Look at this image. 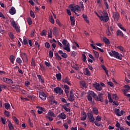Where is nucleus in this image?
Returning a JSON list of instances; mask_svg holds the SVG:
<instances>
[{
	"mask_svg": "<svg viewBox=\"0 0 130 130\" xmlns=\"http://www.w3.org/2000/svg\"><path fill=\"white\" fill-rule=\"evenodd\" d=\"M103 96V93H99L98 95H97V94H96L94 91H89L87 93V100L90 102V103H94V101H93V98H94L95 101H100V102H103L104 99Z\"/></svg>",
	"mask_w": 130,
	"mask_h": 130,
	"instance_id": "nucleus-1",
	"label": "nucleus"
},
{
	"mask_svg": "<svg viewBox=\"0 0 130 130\" xmlns=\"http://www.w3.org/2000/svg\"><path fill=\"white\" fill-rule=\"evenodd\" d=\"M94 13L99 17V18H100L101 21H103V22H108V21H109V17H108V14L106 11H104V15H102L101 17L97 12H94Z\"/></svg>",
	"mask_w": 130,
	"mask_h": 130,
	"instance_id": "nucleus-2",
	"label": "nucleus"
},
{
	"mask_svg": "<svg viewBox=\"0 0 130 130\" xmlns=\"http://www.w3.org/2000/svg\"><path fill=\"white\" fill-rule=\"evenodd\" d=\"M109 54L110 56L117 58V59H120V60L122 59V57L119 55V53L115 51L111 50L110 52H109Z\"/></svg>",
	"mask_w": 130,
	"mask_h": 130,
	"instance_id": "nucleus-3",
	"label": "nucleus"
},
{
	"mask_svg": "<svg viewBox=\"0 0 130 130\" xmlns=\"http://www.w3.org/2000/svg\"><path fill=\"white\" fill-rule=\"evenodd\" d=\"M11 25L13 28H15L17 33H20V32H21V30H20V26H19V25H18V24L16 23V21H15V20H12L11 21Z\"/></svg>",
	"mask_w": 130,
	"mask_h": 130,
	"instance_id": "nucleus-4",
	"label": "nucleus"
},
{
	"mask_svg": "<svg viewBox=\"0 0 130 130\" xmlns=\"http://www.w3.org/2000/svg\"><path fill=\"white\" fill-rule=\"evenodd\" d=\"M87 117L89 118L90 122L94 123V121H95V117H94V115L92 112L87 113Z\"/></svg>",
	"mask_w": 130,
	"mask_h": 130,
	"instance_id": "nucleus-5",
	"label": "nucleus"
},
{
	"mask_svg": "<svg viewBox=\"0 0 130 130\" xmlns=\"http://www.w3.org/2000/svg\"><path fill=\"white\" fill-rule=\"evenodd\" d=\"M69 8L71 9L72 12H74V13H75L76 11H77V12H80V11H81V9H80V6H79L78 5H76L74 7L73 6V5H70L69 6Z\"/></svg>",
	"mask_w": 130,
	"mask_h": 130,
	"instance_id": "nucleus-6",
	"label": "nucleus"
},
{
	"mask_svg": "<svg viewBox=\"0 0 130 130\" xmlns=\"http://www.w3.org/2000/svg\"><path fill=\"white\" fill-rule=\"evenodd\" d=\"M54 92L56 94H59V95H62L63 94V90L61 88L57 87L54 88Z\"/></svg>",
	"mask_w": 130,
	"mask_h": 130,
	"instance_id": "nucleus-7",
	"label": "nucleus"
},
{
	"mask_svg": "<svg viewBox=\"0 0 130 130\" xmlns=\"http://www.w3.org/2000/svg\"><path fill=\"white\" fill-rule=\"evenodd\" d=\"M113 18L114 21H118V20H119V13L117 12H113Z\"/></svg>",
	"mask_w": 130,
	"mask_h": 130,
	"instance_id": "nucleus-8",
	"label": "nucleus"
},
{
	"mask_svg": "<svg viewBox=\"0 0 130 130\" xmlns=\"http://www.w3.org/2000/svg\"><path fill=\"white\" fill-rule=\"evenodd\" d=\"M39 97L42 99V100H43V101L46 100V94H45V93L44 92L39 94Z\"/></svg>",
	"mask_w": 130,
	"mask_h": 130,
	"instance_id": "nucleus-9",
	"label": "nucleus"
},
{
	"mask_svg": "<svg viewBox=\"0 0 130 130\" xmlns=\"http://www.w3.org/2000/svg\"><path fill=\"white\" fill-rule=\"evenodd\" d=\"M20 56L22 58L23 60H28V56L26 53H22L20 54Z\"/></svg>",
	"mask_w": 130,
	"mask_h": 130,
	"instance_id": "nucleus-10",
	"label": "nucleus"
},
{
	"mask_svg": "<svg viewBox=\"0 0 130 130\" xmlns=\"http://www.w3.org/2000/svg\"><path fill=\"white\" fill-rule=\"evenodd\" d=\"M92 112H93L94 114H95V115H98V114H99L98 109L95 106L92 107Z\"/></svg>",
	"mask_w": 130,
	"mask_h": 130,
	"instance_id": "nucleus-11",
	"label": "nucleus"
},
{
	"mask_svg": "<svg viewBox=\"0 0 130 130\" xmlns=\"http://www.w3.org/2000/svg\"><path fill=\"white\" fill-rule=\"evenodd\" d=\"M63 49L66 50V51H67L68 52H70L71 48H70V43H68L67 45H66L65 47L63 48Z\"/></svg>",
	"mask_w": 130,
	"mask_h": 130,
	"instance_id": "nucleus-12",
	"label": "nucleus"
},
{
	"mask_svg": "<svg viewBox=\"0 0 130 130\" xmlns=\"http://www.w3.org/2000/svg\"><path fill=\"white\" fill-rule=\"evenodd\" d=\"M116 36H120V37H123L124 34H123V32H122V31H121L120 29H118L116 32Z\"/></svg>",
	"mask_w": 130,
	"mask_h": 130,
	"instance_id": "nucleus-13",
	"label": "nucleus"
},
{
	"mask_svg": "<svg viewBox=\"0 0 130 130\" xmlns=\"http://www.w3.org/2000/svg\"><path fill=\"white\" fill-rule=\"evenodd\" d=\"M10 15H15L16 14V9L14 7H12L11 9L9 10Z\"/></svg>",
	"mask_w": 130,
	"mask_h": 130,
	"instance_id": "nucleus-14",
	"label": "nucleus"
},
{
	"mask_svg": "<svg viewBox=\"0 0 130 130\" xmlns=\"http://www.w3.org/2000/svg\"><path fill=\"white\" fill-rule=\"evenodd\" d=\"M58 117H59V118H61L62 119H66V118H67V115H65L64 113H61L58 115Z\"/></svg>",
	"mask_w": 130,
	"mask_h": 130,
	"instance_id": "nucleus-15",
	"label": "nucleus"
},
{
	"mask_svg": "<svg viewBox=\"0 0 130 130\" xmlns=\"http://www.w3.org/2000/svg\"><path fill=\"white\" fill-rule=\"evenodd\" d=\"M95 3L97 4L100 8H102V0H95Z\"/></svg>",
	"mask_w": 130,
	"mask_h": 130,
	"instance_id": "nucleus-16",
	"label": "nucleus"
},
{
	"mask_svg": "<svg viewBox=\"0 0 130 130\" xmlns=\"http://www.w3.org/2000/svg\"><path fill=\"white\" fill-rule=\"evenodd\" d=\"M70 21L71 22L72 26H74L76 24V21L75 20V17L73 16H70Z\"/></svg>",
	"mask_w": 130,
	"mask_h": 130,
	"instance_id": "nucleus-17",
	"label": "nucleus"
},
{
	"mask_svg": "<svg viewBox=\"0 0 130 130\" xmlns=\"http://www.w3.org/2000/svg\"><path fill=\"white\" fill-rule=\"evenodd\" d=\"M47 115L49 116H52V117H56L55 114H54V113H53V112L51 111H49Z\"/></svg>",
	"mask_w": 130,
	"mask_h": 130,
	"instance_id": "nucleus-18",
	"label": "nucleus"
},
{
	"mask_svg": "<svg viewBox=\"0 0 130 130\" xmlns=\"http://www.w3.org/2000/svg\"><path fill=\"white\" fill-rule=\"evenodd\" d=\"M95 88L96 90H98V91H101V90H102V86L99 84H95Z\"/></svg>",
	"mask_w": 130,
	"mask_h": 130,
	"instance_id": "nucleus-19",
	"label": "nucleus"
},
{
	"mask_svg": "<svg viewBox=\"0 0 130 130\" xmlns=\"http://www.w3.org/2000/svg\"><path fill=\"white\" fill-rule=\"evenodd\" d=\"M37 77H38L39 80L42 83V84H43L44 83V80L42 79V76L40 75H37Z\"/></svg>",
	"mask_w": 130,
	"mask_h": 130,
	"instance_id": "nucleus-20",
	"label": "nucleus"
},
{
	"mask_svg": "<svg viewBox=\"0 0 130 130\" xmlns=\"http://www.w3.org/2000/svg\"><path fill=\"white\" fill-rule=\"evenodd\" d=\"M83 116H82L81 118V120H82V121L86 120V119H87V115L86 114V112H84L83 113Z\"/></svg>",
	"mask_w": 130,
	"mask_h": 130,
	"instance_id": "nucleus-21",
	"label": "nucleus"
},
{
	"mask_svg": "<svg viewBox=\"0 0 130 130\" xmlns=\"http://www.w3.org/2000/svg\"><path fill=\"white\" fill-rule=\"evenodd\" d=\"M8 126H9L10 130H14V127L13 126L12 122H11V121H9Z\"/></svg>",
	"mask_w": 130,
	"mask_h": 130,
	"instance_id": "nucleus-22",
	"label": "nucleus"
},
{
	"mask_svg": "<svg viewBox=\"0 0 130 130\" xmlns=\"http://www.w3.org/2000/svg\"><path fill=\"white\" fill-rule=\"evenodd\" d=\"M103 42L106 44H110V42L109 41V40L107 39L106 37H104L103 39Z\"/></svg>",
	"mask_w": 130,
	"mask_h": 130,
	"instance_id": "nucleus-23",
	"label": "nucleus"
},
{
	"mask_svg": "<svg viewBox=\"0 0 130 130\" xmlns=\"http://www.w3.org/2000/svg\"><path fill=\"white\" fill-rule=\"evenodd\" d=\"M56 78L57 81H60L61 80V74L58 73L56 74Z\"/></svg>",
	"mask_w": 130,
	"mask_h": 130,
	"instance_id": "nucleus-24",
	"label": "nucleus"
},
{
	"mask_svg": "<svg viewBox=\"0 0 130 130\" xmlns=\"http://www.w3.org/2000/svg\"><path fill=\"white\" fill-rule=\"evenodd\" d=\"M58 30H57V28L56 27H54L53 29V34L54 35H57Z\"/></svg>",
	"mask_w": 130,
	"mask_h": 130,
	"instance_id": "nucleus-25",
	"label": "nucleus"
},
{
	"mask_svg": "<svg viewBox=\"0 0 130 130\" xmlns=\"http://www.w3.org/2000/svg\"><path fill=\"white\" fill-rule=\"evenodd\" d=\"M9 59L12 63H14L15 60V56L13 55H10Z\"/></svg>",
	"mask_w": 130,
	"mask_h": 130,
	"instance_id": "nucleus-26",
	"label": "nucleus"
},
{
	"mask_svg": "<svg viewBox=\"0 0 130 130\" xmlns=\"http://www.w3.org/2000/svg\"><path fill=\"white\" fill-rule=\"evenodd\" d=\"M118 26L119 28H121V30L124 31V32H126V29L124 28L120 23H118Z\"/></svg>",
	"mask_w": 130,
	"mask_h": 130,
	"instance_id": "nucleus-27",
	"label": "nucleus"
},
{
	"mask_svg": "<svg viewBox=\"0 0 130 130\" xmlns=\"http://www.w3.org/2000/svg\"><path fill=\"white\" fill-rule=\"evenodd\" d=\"M104 5L105 7V10H108L109 9V5L107 2H104Z\"/></svg>",
	"mask_w": 130,
	"mask_h": 130,
	"instance_id": "nucleus-28",
	"label": "nucleus"
},
{
	"mask_svg": "<svg viewBox=\"0 0 130 130\" xmlns=\"http://www.w3.org/2000/svg\"><path fill=\"white\" fill-rule=\"evenodd\" d=\"M93 53L94 54L95 58H98L99 57V53L95 50H93Z\"/></svg>",
	"mask_w": 130,
	"mask_h": 130,
	"instance_id": "nucleus-29",
	"label": "nucleus"
},
{
	"mask_svg": "<svg viewBox=\"0 0 130 130\" xmlns=\"http://www.w3.org/2000/svg\"><path fill=\"white\" fill-rule=\"evenodd\" d=\"M108 99L110 103H113V100L111 99V95L109 93L108 94Z\"/></svg>",
	"mask_w": 130,
	"mask_h": 130,
	"instance_id": "nucleus-30",
	"label": "nucleus"
},
{
	"mask_svg": "<svg viewBox=\"0 0 130 130\" xmlns=\"http://www.w3.org/2000/svg\"><path fill=\"white\" fill-rule=\"evenodd\" d=\"M55 56L56 59H57L58 60H60L61 59V57H60V56H59V55H58V53H55Z\"/></svg>",
	"mask_w": 130,
	"mask_h": 130,
	"instance_id": "nucleus-31",
	"label": "nucleus"
},
{
	"mask_svg": "<svg viewBox=\"0 0 130 130\" xmlns=\"http://www.w3.org/2000/svg\"><path fill=\"white\" fill-rule=\"evenodd\" d=\"M85 75L86 76H91V72H90L88 68H85Z\"/></svg>",
	"mask_w": 130,
	"mask_h": 130,
	"instance_id": "nucleus-32",
	"label": "nucleus"
},
{
	"mask_svg": "<svg viewBox=\"0 0 130 130\" xmlns=\"http://www.w3.org/2000/svg\"><path fill=\"white\" fill-rule=\"evenodd\" d=\"M11 89L13 90H18V89H20V86H15V85H12L11 86Z\"/></svg>",
	"mask_w": 130,
	"mask_h": 130,
	"instance_id": "nucleus-33",
	"label": "nucleus"
},
{
	"mask_svg": "<svg viewBox=\"0 0 130 130\" xmlns=\"http://www.w3.org/2000/svg\"><path fill=\"white\" fill-rule=\"evenodd\" d=\"M115 113L116 114V115H117V116H119V112H120V110L119 109L116 108L115 109Z\"/></svg>",
	"mask_w": 130,
	"mask_h": 130,
	"instance_id": "nucleus-34",
	"label": "nucleus"
},
{
	"mask_svg": "<svg viewBox=\"0 0 130 130\" xmlns=\"http://www.w3.org/2000/svg\"><path fill=\"white\" fill-rule=\"evenodd\" d=\"M5 107L7 110H8V109H9V108L11 107V105H10L9 103H5Z\"/></svg>",
	"mask_w": 130,
	"mask_h": 130,
	"instance_id": "nucleus-35",
	"label": "nucleus"
},
{
	"mask_svg": "<svg viewBox=\"0 0 130 130\" xmlns=\"http://www.w3.org/2000/svg\"><path fill=\"white\" fill-rule=\"evenodd\" d=\"M40 70L42 72H45V71H46L45 67L43 64H40Z\"/></svg>",
	"mask_w": 130,
	"mask_h": 130,
	"instance_id": "nucleus-36",
	"label": "nucleus"
},
{
	"mask_svg": "<svg viewBox=\"0 0 130 130\" xmlns=\"http://www.w3.org/2000/svg\"><path fill=\"white\" fill-rule=\"evenodd\" d=\"M80 85H81L83 88H87L86 82H85V81H80Z\"/></svg>",
	"mask_w": 130,
	"mask_h": 130,
	"instance_id": "nucleus-37",
	"label": "nucleus"
},
{
	"mask_svg": "<svg viewBox=\"0 0 130 130\" xmlns=\"http://www.w3.org/2000/svg\"><path fill=\"white\" fill-rule=\"evenodd\" d=\"M129 90L128 89H122V92H123V94L124 95V96H125L126 95H127V94H126V93H128V91Z\"/></svg>",
	"mask_w": 130,
	"mask_h": 130,
	"instance_id": "nucleus-38",
	"label": "nucleus"
},
{
	"mask_svg": "<svg viewBox=\"0 0 130 130\" xmlns=\"http://www.w3.org/2000/svg\"><path fill=\"white\" fill-rule=\"evenodd\" d=\"M4 114L7 116V117H10L11 116V114H10V112L5 110L4 111Z\"/></svg>",
	"mask_w": 130,
	"mask_h": 130,
	"instance_id": "nucleus-39",
	"label": "nucleus"
},
{
	"mask_svg": "<svg viewBox=\"0 0 130 130\" xmlns=\"http://www.w3.org/2000/svg\"><path fill=\"white\" fill-rule=\"evenodd\" d=\"M62 107L67 112H70V111H71V109L67 108L66 106H62Z\"/></svg>",
	"mask_w": 130,
	"mask_h": 130,
	"instance_id": "nucleus-40",
	"label": "nucleus"
},
{
	"mask_svg": "<svg viewBox=\"0 0 130 130\" xmlns=\"http://www.w3.org/2000/svg\"><path fill=\"white\" fill-rule=\"evenodd\" d=\"M75 100V96L74 94H70V96L69 98V101H74Z\"/></svg>",
	"mask_w": 130,
	"mask_h": 130,
	"instance_id": "nucleus-41",
	"label": "nucleus"
},
{
	"mask_svg": "<svg viewBox=\"0 0 130 130\" xmlns=\"http://www.w3.org/2000/svg\"><path fill=\"white\" fill-rule=\"evenodd\" d=\"M27 21L28 25H32V20L31 19V18L28 17L27 18Z\"/></svg>",
	"mask_w": 130,
	"mask_h": 130,
	"instance_id": "nucleus-42",
	"label": "nucleus"
},
{
	"mask_svg": "<svg viewBox=\"0 0 130 130\" xmlns=\"http://www.w3.org/2000/svg\"><path fill=\"white\" fill-rule=\"evenodd\" d=\"M13 119L14 121H15V123H16L17 124H19V120L18 119V118H17V117L14 116Z\"/></svg>",
	"mask_w": 130,
	"mask_h": 130,
	"instance_id": "nucleus-43",
	"label": "nucleus"
},
{
	"mask_svg": "<svg viewBox=\"0 0 130 130\" xmlns=\"http://www.w3.org/2000/svg\"><path fill=\"white\" fill-rule=\"evenodd\" d=\"M49 21L52 24H54V19H53L52 16H50Z\"/></svg>",
	"mask_w": 130,
	"mask_h": 130,
	"instance_id": "nucleus-44",
	"label": "nucleus"
},
{
	"mask_svg": "<svg viewBox=\"0 0 130 130\" xmlns=\"http://www.w3.org/2000/svg\"><path fill=\"white\" fill-rule=\"evenodd\" d=\"M82 60L84 62H86V60H87V57L85 54H82Z\"/></svg>",
	"mask_w": 130,
	"mask_h": 130,
	"instance_id": "nucleus-45",
	"label": "nucleus"
},
{
	"mask_svg": "<svg viewBox=\"0 0 130 130\" xmlns=\"http://www.w3.org/2000/svg\"><path fill=\"white\" fill-rule=\"evenodd\" d=\"M7 84H14V82L12 79H10L9 78H7V81L6 82Z\"/></svg>",
	"mask_w": 130,
	"mask_h": 130,
	"instance_id": "nucleus-46",
	"label": "nucleus"
},
{
	"mask_svg": "<svg viewBox=\"0 0 130 130\" xmlns=\"http://www.w3.org/2000/svg\"><path fill=\"white\" fill-rule=\"evenodd\" d=\"M16 62L19 64H21V63H22V59H21V58L20 57H17L16 59Z\"/></svg>",
	"mask_w": 130,
	"mask_h": 130,
	"instance_id": "nucleus-47",
	"label": "nucleus"
},
{
	"mask_svg": "<svg viewBox=\"0 0 130 130\" xmlns=\"http://www.w3.org/2000/svg\"><path fill=\"white\" fill-rule=\"evenodd\" d=\"M9 37L10 38V39H15V36L14 35V34H13V32H10L9 34Z\"/></svg>",
	"mask_w": 130,
	"mask_h": 130,
	"instance_id": "nucleus-48",
	"label": "nucleus"
},
{
	"mask_svg": "<svg viewBox=\"0 0 130 130\" xmlns=\"http://www.w3.org/2000/svg\"><path fill=\"white\" fill-rule=\"evenodd\" d=\"M45 47H46V48H48V49L50 48V44L47 42L45 43Z\"/></svg>",
	"mask_w": 130,
	"mask_h": 130,
	"instance_id": "nucleus-49",
	"label": "nucleus"
},
{
	"mask_svg": "<svg viewBox=\"0 0 130 130\" xmlns=\"http://www.w3.org/2000/svg\"><path fill=\"white\" fill-rule=\"evenodd\" d=\"M112 96L113 97V99H114V100H117L118 99V97L117 96V95H116V94H113Z\"/></svg>",
	"mask_w": 130,
	"mask_h": 130,
	"instance_id": "nucleus-50",
	"label": "nucleus"
},
{
	"mask_svg": "<svg viewBox=\"0 0 130 130\" xmlns=\"http://www.w3.org/2000/svg\"><path fill=\"white\" fill-rule=\"evenodd\" d=\"M30 16L31 18H35V14L32 10L30 11Z\"/></svg>",
	"mask_w": 130,
	"mask_h": 130,
	"instance_id": "nucleus-51",
	"label": "nucleus"
},
{
	"mask_svg": "<svg viewBox=\"0 0 130 130\" xmlns=\"http://www.w3.org/2000/svg\"><path fill=\"white\" fill-rule=\"evenodd\" d=\"M95 120H96V121H101V120H102V118H101L100 116L98 115L95 118Z\"/></svg>",
	"mask_w": 130,
	"mask_h": 130,
	"instance_id": "nucleus-52",
	"label": "nucleus"
},
{
	"mask_svg": "<svg viewBox=\"0 0 130 130\" xmlns=\"http://www.w3.org/2000/svg\"><path fill=\"white\" fill-rule=\"evenodd\" d=\"M61 56L63 58H67V57H68V54L66 53H63L61 55Z\"/></svg>",
	"mask_w": 130,
	"mask_h": 130,
	"instance_id": "nucleus-53",
	"label": "nucleus"
},
{
	"mask_svg": "<svg viewBox=\"0 0 130 130\" xmlns=\"http://www.w3.org/2000/svg\"><path fill=\"white\" fill-rule=\"evenodd\" d=\"M41 35V36H45V35H46V30L44 29L43 30H42Z\"/></svg>",
	"mask_w": 130,
	"mask_h": 130,
	"instance_id": "nucleus-54",
	"label": "nucleus"
},
{
	"mask_svg": "<svg viewBox=\"0 0 130 130\" xmlns=\"http://www.w3.org/2000/svg\"><path fill=\"white\" fill-rule=\"evenodd\" d=\"M49 55L50 57H53V51H52V50H50L49 52Z\"/></svg>",
	"mask_w": 130,
	"mask_h": 130,
	"instance_id": "nucleus-55",
	"label": "nucleus"
},
{
	"mask_svg": "<svg viewBox=\"0 0 130 130\" xmlns=\"http://www.w3.org/2000/svg\"><path fill=\"white\" fill-rule=\"evenodd\" d=\"M93 123H94L95 125L96 126H100L101 125V123H99L97 121H94Z\"/></svg>",
	"mask_w": 130,
	"mask_h": 130,
	"instance_id": "nucleus-56",
	"label": "nucleus"
},
{
	"mask_svg": "<svg viewBox=\"0 0 130 130\" xmlns=\"http://www.w3.org/2000/svg\"><path fill=\"white\" fill-rule=\"evenodd\" d=\"M62 44L63 45H68V41L66 40V39H64L62 42Z\"/></svg>",
	"mask_w": 130,
	"mask_h": 130,
	"instance_id": "nucleus-57",
	"label": "nucleus"
},
{
	"mask_svg": "<svg viewBox=\"0 0 130 130\" xmlns=\"http://www.w3.org/2000/svg\"><path fill=\"white\" fill-rule=\"evenodd\" d=\"M37 108H39V110H40L42 112H45V109L42 107H38Z\"/></svg>",
	"mask_w": 130,
	"mask_h": 130,
	"instance_id": "nucleus-58",
	"label": "nucleus"
},
{
	"mask_svg": "<svg viewBox=\"0 0 130 130\" xmlns=\"http://www.w3.org/2000/svg\"><path fill=\"white\" fill-rule=\"evenodd\" d=\"M117 48L120 49L121 51H124V48H123V47L121 46H118Z\"/></svg>",
	"mask_w": 130,
	"mask_h": 130,
	"instance_id": "nucleus-59",
	"label": "nucleus"
},
{
	"mask_svg": "<svg viewBox=\"0 0 130 130\" xmlns=\"http://www.w3.org/2000/svg\"><path fill=\"white\" fill-rule=\"evenodd\" d=\"M46 117L47 119H49L50 121H52V120H53V118H52V117H50V116L47 115Z\"/></svg>",
	"mask_w": 130,
	"mask_h": 130,
	"instance_id": "nucleus-60",
	"label": "nucleus"
},
{
	"mask_svg": "<svg viewBox=\"0 0 130 130\" xmlns=\"http://www.w3.org/2000/svg\"><path fill=\"white\" fill-rule=\"evenodd\" d=\"M48 38H52V31L50 30L48 33Z\"/></svg>",
	"mask_w": 130,
	"mask_h": 130,
	"instance_id": "nucleus-61",
	"label": "nucleus"
},
{
	"mask_svg": "<svg viewBox=\"0 0 130 130\" xmlns=\"http://www.w3.org/2000/svg\"><path fill=\"white\" fill-rule=\"evenodd\" d=\"M123 88H125V89H126V90H130L129 85H124Z\"/></svg>",
	"mask_w": 130,
	"mask_h": 130,
	"instance_id": "nucleus-62",
	"label": "nucleus"
},
{
	"mask_svg": "<svg viewBox=\"0 0 130 130\" xmlns=\"http://www.w3.org/2000/svg\"><path fill=\"white\" fill-rule=\"evenodd\" d=\"M106 34L108 36H110L111 35V34L110 31L109 30V28H108L107 29Z\"/></svg>",
	"mask_w": 130,
	"mask_h": 130,
	"instance_id": "nucleus-63",
	"label": "nucleus"
},
{
	"mask_svg": "<svg viewBox=\"0 0 130 130\" xmlns=\"http://www.w3.org/2000/svg\"><path fill=\"white\" fill-rule=\"evenodd\" d=\"M1 120L2 121V123L3 124H6V118H3V117H1Z\"/></svg>",
	"mask_w": 130,
	"mask_h": 130,
	"instance_id": "nucleus-64",
	"label": "nucleus"
}]
</instances>
